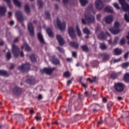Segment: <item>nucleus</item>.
Masks as SVG:
<instances>
[{"instance_id":"e2e57ef3","label":"nucleus","mask_w":129,"mask_h":129,"mask_svg":"<svg viewBox=\"0 0 129 129\" xmlns=\"http://www.w3.org/2000/svg\"><path fill=\"white\" fill-rule=\"evenodd\" d=\"M81 85L82 86H83L85 88H87V86L85 84L82 83Z\"/></svg>"},{"instance_id":"4c0bfd02","label":"nucleus","mask_w":129,"mask_h":129,"mask_svg":"<svg viewBox=\"0 0 129 129\" xmlns=\"http://www.w3.org/2000/svg\"><path fill=\"white\" fill-rule=\"evenodd\" d=\"M109 59V55L108 54H103V60L104 61H106V60H108Z\"/></svg>"},{"instance_id":"5fc2aeb1","label":"nucleus","mask_w":129,"mask_h":129,"mask_svg":"<svg viewBox=\"0 0 129 129\" xmlns=\"http://www.w3.org/2000/svg\"><path fill=\"white\" fill-rule=\"evenodd\" d=\"M72 56L74 58H76V57H77V52H75V51H73L72 52Z\"/></svg>"},{"instance_id":"8fccbe9b","label":"nucleus","mask_w":129,"mask_h":129,"mask_svg":"<svg viewBox=\"0 0 129 129\" xmlns=\"http://www.w3.org/2000/svg\"><path fill=\"white\" fill-rule=\"evenodd\" d=\"M128 55H129V51H127L124 54V59H127L128 58Z\"/></svg>"},{"instance_id":"0eeeda50","label":"nucleus","mask_w":129,"mask_h":129,"mask_svg":"<svg viewBox=\"0 0 129 129\" xmlns=\"http://www.w3.org/2000/svg\"><path fill=\"white\" fill-rule=\"evenodd\" d=\"M57 24L58 29H59L60 31H63V30H64L66 27V24L65 22H63L62 23H61V21L58 18H57Z\"/></svg>"},{"instance_id":"603ef678","label":"nucleus","mask_w":129,"mask_h":129,"mask_svg":"<svg viewBox=\"0 0 129 129\" xmlns=\"http://www.w3.org/2000/svg\"><path fill=\"white\" fill-rule=\"evenodd\" d=\"M82 23L83 24V25H87V21H86V20H85V19L82 18Z\"/></svg>"},{"instance_id":"9b49d317","label":"nucleus","mask_w":129,"mask_h":129,"mask_svg":"<svg viewBox=\"0 0 129 129\" xmlns=\"http://www.w3.org/2000/svg\"><path fill=\"white\" fill-rule=\"evenodd\" d=\"M68 34L71 39H74L76 37L75 31H74V29L72 27L68 28Z\"/></svg>"},{"instance_id":"4be33fe9","label":"nucleus","mask_w":129,"mask_h":129,"mask_svg":"<svg viewBox=\"0 0 129 129\" xmlns=\"http://www.w3.org/2000/svg\"><path fill=\"white\" fill-rule=\"evenodd\" d=\"M47 33L48 34L49 37L50 38H53L54 37V33H53V31H52V30L50 28H48L46 29Z\"/></svg>"},{"instance_id":"de8ad7c7","label":"nucleus","mask_w":129,"mask_h":129,"mask_svg":"<svg viewBox=\"0 0 129 129\" xmlns=\"http://www.w3.org/2000/svg\"><path fill=\"white\" fill-rule=\"evenodd\" d=\"M56 48L60 53H64L65 52L64 49L60 47H57Z\"/></svg>"},{"instance_id":"09e8293b","label":"nucleus","mask_w":129,"mask_h":129,"mask_svg":"<svg viewBox=\"0 0 129 129\" xmlns=\"http://www.w3.org/2000/svg\"><path fill=\"white\" fill-rule=\"evenodd\" d=\"M113 6L114 7V8H115V9H116L117 10H119V9H120V8L119 7V6H118V4H117V3H113Z\"/></svg>"},{"instance_id":"1a4fd4ad","label":"nucleus","mask_w":129,"mask_h":129,"mask_svg":"<svg viewBox=\"0 0 129 129\" xmlns=\"http://www.w3.org/2000/svg\"><path fill=\"white\" fill-rule=\"evenodd\" d=\"M49 59L54 65H60V60L56 57V56H51L49 57Z\"/></svg>"},{"instance_id":"338daca9","label":"nucleus","mask_w":129,"mask_h":129,"mask_svg":"<svg viewBox=\"0 0 129 129\" xmlns=\"http://www.w3.org/2000/svg\"><path fill=\"white\" fill-rule=\"evenodd\" d=\"M84 94L85 96H89V94H88V92L87 91L85 92Z\"/></svg>"},{"instance_id":"c03bdc74","label":"nucleus","mask_w":129,"mask_h":129,"mask_svg":"<svg viewBox=\"0 0 129 129\" xmlns=\"http://www.w3.org/2000/svg\"><path fill=\"white\" fill-rule=\"evenodd\" d=\"M118 42V37H115L114 41L113 42V45H116Z\"/></svg>"},{"instance_id":"6e6552de","label":"nucleus","mask_w":129,"mask_h":129,"mask_svg":"<svg viewBox=\"0 0 129 129\" xmlns=\"http://www.w3.org/2000/svg\"><path fill=\"white\" fill-rule=\"evenodd\" d=\"M28 29L30 33V35L32 37H34V36H35V30H34V27L33 26L32 23L30 22L28 23Z\"/></svg>"},{"instance_id":"5701e85b","label":"nucleus","mask_w":129,"mask_h":129,"mask_svg":"<svg viewBox=\"0 0 129 129\" xmlns=\"http://www.w3.org/2000/svg\"><path fill=\"white\" fill-rule=\"evenodd\" d=\"M0 75H2V76H5V77H7L10 75V74L8 73L6 71L4 70H1L0 71Z\"/></svg>"},{"instance_id":"0e129e2a","label":"nucleus","mask_w":129,"mask_h":129,"mask_svg":"<svg viewBox=\"0 0 129 129\" xmlns=\"http://www.w3.org/2000/svg\"><path fill=\"white\" fill-rule=\"evenodd\" d=\"M103 123V121H100L97 122L98 125L102 124Z\"/></svg>"},{"instance_id":"680f3d73","label":"nucleus","mask_w":129,"mask_h":129,"mask_svg":"<svg viewBox=\"0 0 129 129\" xmlns=\"http://www.w3.org/2000/svg\"><path fill=\"white\" fill-rule=\"evenodd\" d=\"M73 60V59H72V58H67V61H68V62H72Z\"/></svg>"},{"instance_id":"6e6d98bb","label":"nucleus","mask_w":129,"mask_h":129,"mask_svg":"<svg viewBox=\"0 0 129 129\" xmlns=\"http://www.w3.org/2000/svg\"><path fill=\"white\" fill-rule=\"evenodd\" d=\"M113 103H112L111 102H109L107 104V107H111L112 105H113Z\"/></svg>"},{"instance_id":"c9c22d12","label":"nucleus","mask_w":129,"mask_h":129,"mask_svg":"<svg viewBox=\"0 0 129 129\" xmlns=\"http://www.w3.org/2000/svg\"><path fill=\"white\" fill-rule=\"evenodd\" d=\"M96 79V77H94L93 80H91V78H88L87 79V81H89L90 83H93V82H95Z\"/></svg>"},{"instance_id":"423d86ee","label":"nucleus","mask_w":129,"mask_h":129,"mask_svg":"<svg viewBox=\"0 0 129 129\" xmlns=\"http://www.w3.org/2000/svg\"><path fill=\"white\" fill-rule=\"evenodd\" d=\"M12 52L15 57H18L20 54V49L18 46L13 44L12 46Z\"/></svg>"},{"instance_id":"bf43d9fd","label":"nucleus","mask_w":129,"mask_h":129,"mask_svg":"<svg viewBox=\"0 0 129 129\" xmlns=\"http://www.w3.org/2000/svg\"><path fill=\"white\" fill-rule=\"evenodd\" d=\"M15 68V64L14 63L11 64V66L10 67L9 69L13 70Z\"/></svg>"},{"instance_id":"aec40b11","label":"nucleus","mask_w":129,"mask_h":129,"mask_svg":"<svg viewBox=\"0 0 129 129\" xmlns=\"http://www.w3.org/2000/svg\"><path fill=\"white\" fill-rule=\"evenodd\" d=\"M26 83L28 84H35V79L34 78H29L26 80Z\"/></svg>"},{"instance_id":"e433bc0d","label":"nucleus","mask_w":129,"mask_h":129,"mask_svg":"<svg viewBox=\"0 0 129 129\" xmlns=\"http://www.w3.org/2000/svg\"><path fill=\"white\" fill-rule=\"evenodd\" d=\"M100 48L102 50H106V49H107V46H106L104 43H101Z\"/></svg>"},{"instance_id":"864d4df0","label":"nucleus","mask_w":129,"mask_h":129,"mask_svg":"<svg viewBox=\"0 0 129 129\" xmlns=\"http://www.w3.org/2000/svg\"><path fill=\"white\" fill-rule=\"evenodd\" d=\"M35 118L36 119L37 121H39V120H42V117L36 116L35 117Z\"/></svg>"},{"instance_id":"c756f323","label":"nucleus","mask_w":129,"mask_h":129,"mask_svg":"<svg viewBox=\"0 0 129 129\" xmlns=\"http://www.w3.org/2000/svg\"><path fill=\"white\" fill-rule=\"evenodd\" d=\"M70 45H71L72 46L74 47V48H75V49H78V43L72 41L71 42Z\"/></svg>"},{"instance_id":"7c9ffc66","label":"nucleus","mask_w":129,"mask_h":129,"mask_svg":"<svg viewBox=\"0 0 129 129\" xmlns=\"http://www.w3.org/2000/svg\"><path fill=\"white\" fill-rule=\"evenodd\" d=\"M123 80L125 82H129V74L126 73L124 75Z\"/></svg>"},{"instance_id":"72a5a7b5","label":"nucleus","mask_w":129,"mask_h":129,"mask_svg":"<svg viewBox=\"0 0 129 129\" xmlns=\"http://www.w3.org/2000/svg\"><path fill=\"white\" fill-rule=\"evenodd\" d=\"M30 58L32 62H36L37 61V57L35 55H31Z\"/></svg>"},{"instance_id":"a211bd4d","label":"nucleus","mask_w":129,"mask_h":129,"mask_svg":"<svg viewBox=\"0 0 129 129\" xmlns=\"http://www.w3.org/2000/svg\"><path fill=\"white\" fill-rule=\"evenodd\" d=\"M7 12V8L5 7H0V16H4Z\"/></svg>"},{"instance_id":"69168bd1","label":"nucleus","mask_w":129,"mask_h":129,"mask_svg":"<svg viewBox=\"0 0 129 129\" xmlns=\"http://www.w3.org/2000/svg\"><path fill=\"white\" fill-rule=\"evenodd\" d=\"M43 99V97L41 96V95H39L38 96V100H41V99Z\"/></svg>"},{"instance_id":"f3484780","label":"nucleus","mask_w":129,"mask_h":129,"mask_svg":"<svg viewBox=\"0 0 129 129\" xmlns=\"http://www.w3.org/2000/svg\"><path fill=\"white\" fill-rule=\"evenodd\" d=\"M37 38H38L39 41L42 44H44V43H45V40H44V37H43V35H42V34H41V33H38Z\"/></svg>"},{"instance_id":"f257e3e1","label":"nucleus","mask_w":129,"mask_h":129,"mask_svg":"<svg viewBox=\"0 0 129 129\" xmlns=\"http://www.w3.org/2000/svg\"><path fill=\"white\" fill-rule=\"evenodd\" d=\"M110 32L113 35H117L120 30H119V23L118 21L114 23V27L112 29H109Z\"/></svg>"},{"instance_id":"dca6fc26","label":"nucleus","mask_w":129,"mask_h":129,"mask_svg":"<svg viewBox=\"0 0 129 129\" xmlns=\"http://www.w3.org/2000/svg\"><path fill=\"white\" fill-rule=\"evenodd\" d=\"M114 53L116 56H119L122 53V50L120 48H116L114 49Z\"/></svg>"},{"instance_id":"a878e982","label":"nucleus","mask_w":129,"mask_h":129,"mask_svg":"<svg viewBox=\"0 0 129 129\" xmlns=\"http://www.w3.org/2000/svg\"><path fill=\"white\" fill-rule=\"evenodd\" d=\"M81 48L84 52H89V48L87 45H84L81 46Z\"/></svg>"},{"instance_id":"b1692460","label":"nucleus","mask_w":129,"mask_h":129,"mask_svg":"<svg viewBox=\"0 0 129 129\" xmlns=\"http://www.w3.org/2000/svg\"><path fill=\"white\" fill-rule=\"evenodd\" d=\"M100 40H104L105 38H106V35L103 32H101L98 36Z\"/></svg>"},{"instance_id":"c85d7f7f","label":"nucleus","mask_w":129,"mask_h":129,"mask_svg":"<svg viewBox=\"0 0 129 129\" xmlns=\"http://www.w3.org/2000/svg\"><path fill=\"white\" fill-rule=\"evenodd\" d=\"M13 2L15 5L17 6V7H18V8H21L22 6L21 2L19 1L18 0H13Z\"/></svg>"},{"instance_id":"4d7b16f0","label":"nucleus","mask_w":129,"mask_h":129,"mask_svg":"<svg viewBox=\"0 0 129 129\" xmlns=\"http://www.w3.org/2000/svg\"><path fill=\"white\" fill-rule=\"evenodd\" d=\"M101 18V15L100 14L97 15V19L98 21H100Z\"/></svg>"},{"instance_id":"39448f33","label":"nucleus","mask_w":129,"mask_h":129,"mask_svg":"<svg viewBox=\"0 0 129 129\" xmlns=\"http://www.w3.org/2000/svg\"><path fill=\"white\" fill-rule=\"evenodd\" d=\"M55 70V68H44L42 70H40V72L41 73H45L47 75H51L52 74V72H53Z\"/></svg>"},{"instance_id":"9d476101","label":"nucleus","mask_w":129,"mask_h":129,"mask_svg":"<svg viewBox=\"0 0 129 129\" xmlns=\"http://www.w3.org/2000/svg\"><path fill=\"white\" fill-rule=\"evenodd\" d=\"M119 2L122 6L123 11H127L129 9V5L125 3V0H119Z\"/></svg>"},{"instance_id":"412c9836","label":"nucleus","mask_w":129,"mask_h":129,"mask_svg":"<svg viewBox=\"0 0 129 129\" xmlns=\"http://www.w3.org/2000/svg\"><path fill=\"white\" fill-rule=\"evenodd\" d=\"M119 75V73H113L111 74L110 78L111 79H113V80H114V79H116L118 76Z\"/></svg>"},{"instance_id":"7ed1b4c3","label":"nucleus","mask_w":129,"mask_h":129,"mask_svg":"<svg viewBox=\"0 0 129 129\" xmlns=\"http://www.w3.org/2000/svg\"><path fill=\"white\" fill-rule=\"evenodd\" d=\"M114 89L117 92H122L124 90V84L122 83H117L114 85Z\"/></svg>"},{"instance_id":"ea45409f","label":"nucleus","mask_w":129,"mask_h":129,"mask_svg":"<svg viewBox=\"0 0 129 129\" xmlns=\"http://www.w3.org/2000/svg\"><path fill=\"white\" fill-rule=\"evenodd\" d=\"M70 73L69 72H66L63 73L64 77H66L67 78L68 77H70Z\"/></svg>"},{"instance_id":"20e7f679","label":"nucleus","mask_w":129,"mask_h":129,"mask_svg":"<svg viewBox=\"0 0 129 129\" xmlns=\"http://www.w3.org/2000/svg\"><path fill=\"white\" fill-rule=\"evenodd\" d=\"M30 66L29 63H26L25 64H22L18 67V70L20 72H28L30 70Z\"/></svg>"},{"instance_id":"a18cd8bd","label":"nucleus","mask_w":129,"mask_h":129,"mask_svg":"<svg viewBox=\"0 0 129 129\" xmlns=\"http://www.w3.org/2000/svg\"><path fill=\"white\" fill-rule=\"evenodd\" d=\"M124 44H125V40H124V38H123L120 41V44L121 46H123V45H124Z\"/></svg>"},{"instance_id":"774afa93","label":"nucleus","mask_w":129,"mask_h":129,"mask_svg":"<svg viewBox=\"0 0 129 129\" xmlns=\"http://www.w3.org/2000/svg\"><path fill=\"white\" fill-rule=\"evenodd\" d=\"M103 101L105 103L107 102V99H106V98H103Z\"/></svg>"},{"instance_id":"58836bf2","label":"nucleus","mask_w":129,"mask_h":129,"mask_svg":"<svg viewBox=\"0 0 129 129\" xmlns=\"http://www.w3.org/2000/svg\"><path fill=\"white\" fill-rule=\"evenodd\" d=\"M129 66V62H124L122 64V68H127Z\"/></svg>"},{"instance_id":"f03ea898","label":"nucleus","mask_w":129,"mask_h":129,"mask_svg":"<svg viewBox=\"0 0 129 129\" xmlns=\"http://www.w3.org/2000/svg\"><path fill=\"white\" fill-rule=\"evenodd\" d=\"M85 18L88 24H94L95 23V17L91 14L85 13Z\"/></svg>"},{"instance_id":"49530a36","label":"nucleus","mask_w":129,"mask_h":129,"mask_svg":"<svg viewBox=\"0 0 129 129\" xmlns=\"http://www.w3.org/2000/svg\"><path fill=\"white\" fill-rule=\"evenodd\" d=\"M45 15L46 17V19H50V13L49 12H45Z\"/></svg>"},{"instance_id":"4468645a","label":"nucleus","mask_w":129,"mask_h":129,"mask_svg":"<svg viewBox=\"0 0 129 129\" xmlns=\"http://www.w3.org/2000/svg\"><path fill=\"white\" fill-rule=\"evenodd\" d=\"M56 39L60 45V46H63L64 44H65V41H64V39L62 38V36L60 35H56Z\"/></svg>"},{"instance_id":"79ce46f5","label":"nucleus","mask_w":129,"mask_h":129,"mask_svg":"<svg viewBox=\"0 0 129 129\" xmlns=\"http://www.w3.org/2000/svg\"><path fill=\"white\" fill-rule=\"evenodd\" d=\"M124 19L127 23H129V18H128V16H127V14H124Z\"/></svg>"},{"instance_id":"6ab92c4d","label":"nucleus","mask_w":129,"mask_h":129,"mask_svg":"<svg viewBox=\"0 0 129 129\" xmlns=\"http://www.w3.org/2000/svg\"><path fill=\"white\" fill-rule=\"evenodd\" d=\"M104 11L107 13H110L111 14H112V13H113V9L111 7L108 6L105 8Z\"/></svg>"},{"instance_id":"052dcab7","label":"nucleus","mask_w":129,"mask_h":129,"mask_svg":"<svg viewBox=\"0 0 129 129\" xmlns=\"http://www.w3.org/2000/svg\"><path fill=\"white\" fill-rule=\"evenodd\" d=\"M121 60V58H118L117 59H114L113 62L114 63H116V62H119Z\"/></svg>"},{"instance_id":"a19ab883","label":"nucleus","mask_w":129,"mask_h":129,"mask_svg":"<svg viewBox=\"0 0 129 129\" xmlns=\"http://www.w3.org/2000/svg\"><path fill=\"white\" fill-rule=\"evenodd\" d=\"M37 2L39 8L41 9L43 8V2H42V0H37Z\"/></svg>"},{"instance_id":"13d9d810","label":"nucleus","mask_w":129,"mask_h":129,"mask_svg":"<svg viewBox=\"0 0 129 129\" xmlns=\"http://www.w3.org/2000/svg\"><path fill=\"white\" fill-rule=\"evenodd\" d=\"M62 2L64 5V6H67L68 4V0H62Z\"/></svg>"},{"instance_id":"37998d69","label":"nucleus","mask_w":129,"mask_h":129,"mask_svg":"<svg viewBox=\"0 0 129 129\" xmlns=\"http://www.w3.org/2000/svg\"><path fill=\"white\" fill-rule=\"evenodd\" d=\"M8 5L9 8L10 9H12L13 6H12V4H11V0H4Z\"/></svg>"},{"instance_id":"3c124183","label":"nucleus","mask_w":129,"mask_h":129,"mask_svg":"<svg viewBox=\"0 0 129 129\" xmlns=\"http://www.w3.org/2000/svg\"><path fill=\"white\" fill-rule=\"evenodd\" d=\"M25 51H27V52H30V51H31V47L29 46V45H26L25 47Z\"/></svg>"},{"instance_id":"2eb2a0df","label":"nucleus","mask_w":129,"mask_h":129,"mask_svg":"<svg viewBox=\"0 0 129 129\" xmlns=\"http://www.w3.org/2000/svg\"><path fill=\"white\" fill-rule=\"evenodd\" d=\"M105 22L106 24L109 25V24H111L112 22H113V17L112 15L107 16L105 19Z\"/></svg>"},{"instance_id":"473e14b6","label":"nucleus","mask_w":129,"mask_h":129,"mask_svg":"<svg viewBox=\"0 0 129 129\" xmlns=\"http://www.w3.org/2000/svg\"><path fill=\"white\" fill-rule=\"evenodd\" d=\"M7 60H11L12 59V55L11 54V52L10 51H8L6 55Z\"/></svg>"},{"instance_id":"ddd939ff","label":"nucleus","mask_w":129,"mask_h":129,"mask_svg":"<svg viewBox=\"0 0 129 129\" xmlns=\"http://www.w3.org/2000/svg\"><path fill=\"white\" fill-rule=\"evenodd\" d=\"M95 6L97 10H102V9H103V3L101 0H97L95 2Z\"/></svg>"},{"instance_id":"f704fd0d","label":"nucleus","mask_w":129,"mask_h":129,"mask_svg":"<svg viewBox=\"0 0 129 129\" xmlns=\"http://www.w3.org/2000/svg\"><path fill=\"white\" fill-rule=\"evenodd\" d=\"M25 12L27 13V14L30 13V7H29V5L26 4L25 6Z\"/></svg>"},{"instance_id":"bb28decb","label":"nucleus","mask_w":129,"mask_h":129,"mask_svg":"<svg viewBox=\"0 0 129 129\" xmlns=\"http://www.w3.org/2000/svg\"><path fill=\"white\" fill-rule=\"evenodd\" d=\"M83 32L84 34H86L88 35H89L91 34L90 31L89 30V29H88V28H87V27H86L84 29H83Z\"/></svg>"},{"instance_id":"2f4dec72","label":"nucleus","mask_w":129,"mask_h":129,"mask_svg":"<svg viewBox=\"0 0 129 129\" xmlns=\"http://www.w3.org/2000/svg\"><path fill=\"white\" fill-rule=\"evenodd\" d=\"M80 2L83 7H85L88 4V1L86 0H80Z\"/></svg>"},{"instance_id":"cd10ccee","label":"nucleus","mask_w":129,"mask_h":129,"mask_svg":"<svg viewBox=\"0 0 129 129\" xmlns=\"http://www.w3.org/2000/svg\"><path fill=\"white\" fill-rule=\"evenodd\" d=\"M76 31L79 37H81L82 36V34L81 33V31H80V28H79V26L78 25L76 26Z\"/></svg>"},{"instance_id":"f8f14e48","label":"nucleus","mask_w":129,"mask_h":129,"mask_svg":"<svg viewBox=\"0 0 129 129\" xmlns=\"http://www.w3.org/2000/svg\"><path fill=\"white\" fill-rule=\"evenodd\" d=\"M16 15L19 22H23L25 20V18L23 16V13L21 11H17L16 13Z\"/></svg>"},{"instance_id":"393cba45","label":"nucleus","mask_w":129,"mask_h":129,"mask_svg":"<svg viewBox=\"0 0 129 129\" xmlns=\"http://www.w3.org/2000/svg\"><path fill=\"white\" fill-rule=\"evenodd\" d=\"M20 91L21 88H18L17 87H15L13 89V93H14L15 94L19 93V92H20Z\"/></svg>"}]
</instances>
